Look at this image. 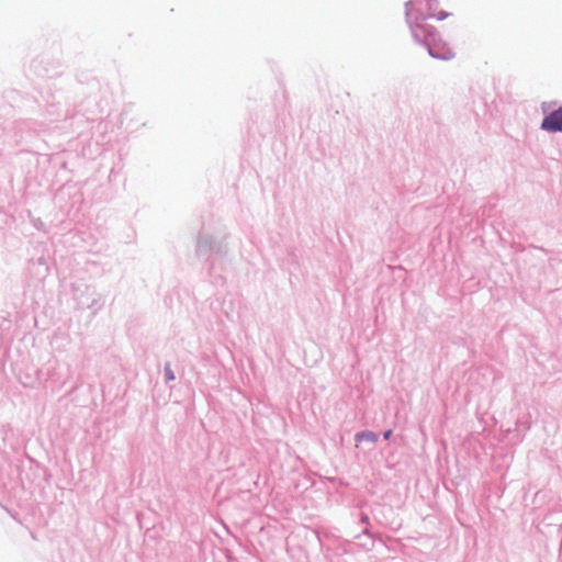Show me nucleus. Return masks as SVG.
Here are the masks:
<instances>
[{
  "label": "nucleus",
  "mask_w": 562,
  "mask_h": 562,
  "mask_svg": "<svg viewBox=\"0 0 562 562\" xmlns=\"http://www.w3.org/2000/svg\"><path fill=\"white\" fill-rule=\"evenodd\" d=\"M541 128L548 132L562 131V106L543 119Z\"/></svg>",
  "instance_id": "1"
},
{
  "label": "nucleus",
  "mask_w": 562,
  "mask_h": 562,
  "mask_svg": "<svg viewBox=\"0 0 562 562\" xmlns=\"http://www.w3.org/2000/svg\"><path fill=\"white\" fill-rule=\"evenodd\" d=\"M376 435L372 431H363V432H360L356 436V440L357 441H360V440H368V441H372V442H375L376 441Z\"/></svg>",
  "instance_id": "2"
},
{
  "label": "nucleus",
  "mask_w": 562,
  "mask_h": 562,
  "mask_svg": "<svg viewBox=\"0 0 562 562\" xmlns=\"http://www.w3.org/2000/svg\"><path fill=\"white\" fill-rule=\"evenodd\" d=\"M430 55L436 58H443V59H451L454 54L452 52H448L445 55L435 54L432 50H430Z\"/></svg>",
  "instance_id": "3"
},
{
  "label": "nucleus",
  "mask_w": 562,
  "mask_h": 562,
  "mask_svg": "<svg viewBox=\"0 0 562 562\" xmlns=\"http://www.w3.org/2000/svg\"><path fill=\"white\" fill-rule=\"evenodd\" d=\"M165 371L168 380H175V374L169 366H166Z\"/></svg>",
  "instance_id": "4"
},
{
  "label": "nucleus",
  "mask_w": 562,
  "mask_h": 562,
  "mask_svg": "<svg viewBox=\"0 0 562 562\" xmlns=\"http://www.w3.org/2000/svg\"><path fill=\"white\" fill-rule=\"evenodd\" d=\"M438 20H442L447 16V14L442 13V12H439L438 14L435 15Z\"/></svg>",
  "instance_id": "5"
},
{
  "label": "nucleus",
  "mask_w": 562,
  "mask_h": 562,
  "mask_svg": "<svg viewBox=\"0 0 562 562\" xmlns=\"http://www.w3.org/2000/svg\"><path fill=\"white\" fill-rule=\"evenodd\" d=\"M392 435V430H386L383 435L384 439H389Z\"/></svg>",
  "instance_id": "6"
}]
</instances>
